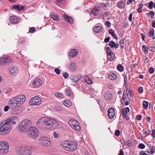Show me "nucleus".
I'll return each instance as SVG.
<instances>
[{
	"label": "nucleus",
	"mask_w": 155,
	"mask_h": 155,
	"mask_svg": "<svg viewBox=\"0 0 155 155\" xmlns=\"http://www.w3.org/2000/svg\"><path fill=\"white\" fill-rule=\"evenodd\" d=\"M149 49L150 51L152 52H155V47H150Z\"/></svg>",
	"instance_id": "55"
},
{
	"label": "nucleus",
	"mask_w": 155,
	"mask_h": 155,
	"mask_svg": "<svg viewBox=\"0 0 155 155\" xmlns=\"http://www.w3.org/2000/svg\"><path fill=\"white\" fill-rule=\"evenodd\" d=\"M125 4L123 2L120 1L118 3L117 6L120 8H124L125 7Z\"/></svg>",
	"instance_id": "34"
},
{
	"label": "nucleus",
	"mask_w": 155,
	"mask_h": 155,
	"mask_svg": "<svg viewBox=\"0 0 155 155\" xmlns=\"http://www.w3.org/2000/svg\"><path fill=\"white\" fill-rule=\"evenodd\" d=\"M108 15V14L107 13H105L103 14V18L104 19L106 18L107 16Z\"/></svg>",
	"instance_id": "63"
},
{
	"label": "nucleus",
	"mask_w": 155,
	"mask_h": 155,
	"mask_svg": "<svg viewBox=\"0 0 155 155\" xmlns=\"http://www.w3.org/2000/svg\"><path fill=\"white\" fill-rule=\"evenodd\" d=\"M131 143L130 141L128 140L127 142L126 145L127 146L130 147L131 145Z\"/></svg>",
	"instance_id": "62"
},
{
	"label": "nucleus",
	"mask_w": 155,
	"mask_h": 155,
	"mask_svg": "<svg viewBox=\"0 0 155 155\" xmlns=\"http://www.w3.org/2000/svg\"><path fill=\"white\" fill-rule=\"evenodd\" d=\"M81 75H71L70 76V79L72 81L74 82H77L79 81L81 78Z\"/></svg>",
	"instance_id": "15"
},
{
	"label": "nucleus",
	"mask_w": 155,
	"mask_h": 155,
	"mask_svg": "<svg viewBox=\"0 0 155 155\" xmlns=\"http://www.w3.org/2000/svg\"><path fill=\"white\" fill-rule=\"evenodd\" d=\"M139 147L141 149H143L145 147V145L143 143H140L138 145Z\"/></svg>",
	"instance_id": "49"
},
{
	"label": "nucleus",
	"mask_w": 155,
	"mask_h": 155,
	"mask_svg": "<svg viewBox=\"0 0 155 155\" xmlns=\"http://www.w3.org/2000/svg\"><path fill=\"white\" fill-rule=\"evenodd\" d=\"M153 3L152 1L150 2L149 3L148 7L150 8L151 9L153 6Z\"/></svg>",
	"instance_id": "50"
},
{
	"label": "nucleus",
	"mask_w": 155,
	"mask_h": 155,
	"mask_svg": "<svg viewBox=\"0 0 155 155\" xmlns=\"http://www.w3.org/2000/svg\"><path fill=\"white\" fill-rule=\"evenodd\" d=\"M42 84V81L39 78H36L35 81L33 82L32 84L35 87H38L40 86Z\"/></svg>",
	"instance_id": "19"
},
{
	"label": "nucleus",
	"mask_w": 155,
	"mask_h": 155,
	"mask_svg": "<svg viewBox=\"0 0 155 155\" xmlns=\"http://www.w3.org/2000/svg\"><path fill=\"white\" fill-rule=\"evenodd\" d=\"M69 76L68 74L67 73H64L63 74V77L65 78H68Z\"/></svg>",
	"instance_id": "58"
},
{
	"label": "nucleus",
	"mask_w": 155,
	"mask_h": 155,
	"mask_svg": "<svg viewBox=\"0 0 155 155\" xmlns=\"http://www.w3.org/2000/svg\"><path fill=\"white\" fill-rule=\"evenodd\" d=\"M149 72L150 74H153L154 71V69L153 67H151L149 69Z\"/></svg>",
	"instance_id": "47"
},
{
	"label": "nucleus",
	"mask_w": 155,
	"mask_h": 155,
	"mask_svg": "<svg viewBox=\"0 0 155 155\" xmlns=\"http://www.w3.org/2000/svg\"><path fill=\"white\" fill-rule=\"evenodd\" d=\"M127 96H128V94L127 93H126V92L125 91H124L122 97V100L125 101V100L127 97Z\"/></svg>",
	"instance_id": "42"
},
{
	"label": "nucleus",
	"mask_w": 155,
	"mask_h": 155,
	"mask_svg": "<svg viewBox=\"0 0 155 155\" xmlns=\"http://www.w3.org/2000/svg\"><path fill=\"white\" fill-rule=\"evenodd\" d=\"M39 141L41 145L44 148H46L51 145L50 139L46 137H41L39 140Z\"/></svg>",
	"instance_id": "7"
},
{
	"label": "nucleus",
	"mask_w": 155,
	"mask_h": 155,
	"mask_svg": "<svg viewBox=\"0 0 155 155\" xmlns=\"http://www.w3.org/2000/svg\"><path fill=\"white\" fill-rule=\"evenodd\" d=\"M15 119L16 120V117L8 118L0 124V134L2 135H5L10 132L12 129L11 125L13 124H15L14 121Z\"/></svg>",
	"instance_id": "2"
},
{
	"label": "nucleus",
	"mask_w": 155,
	"mask_h": 155,
	"mask_svg": "<svg viewBox=\"0 0 155 155\" xmlns=\"http://www.w3.org/2000/svg\"><path fill=\"white\" fill-rule=\"evenodd\" d=\"M55 95L56 97L59 98H62L63 96L62 94L60 93H56Z\"/></svg>",
	"instance_id": "45"
},
{
	"label": "nucleus",
	"mask_w": 155,
	"mask_h": 155,
	"mask_svg": "<svg viewBox=\"0 0 155 155\" xmlns=\"http://www.w3.org/2000/svg\"><path fill=\"white\" fill-rule=\"evenodd\" d=\"M84 80L88 84H92V81L90 79L88 76H86Z\"/></svg>",
	"instance_id": "35"
},
{
	"label": "nucleus",
	"mask_w": 155,
	"mask_h": 155,
	"mask_svg": "<svg viewBox=\"0 0 155 155\" xmlns=\"http://www.w3.org/2000/svg\"><path fill=\"white\" fill-rule=\"evenodd\" d=\"M63 16L65 20L69 23H70L71 24H73V20L72 17L68 16L66 14H64Z\"/></svg>",
	"instance_id": "24"
},
{
	"label": "nucleus",
	"mask_w": 155,
	"mask_h": 155,
	"mask_svg": "<svg viewBox=\"0 0 155 155\" xmlns=\"http://www.w3.org/2000/svg\"><path fill=\"white\" fill-rule=\"evenodd\" d=\"M35 31V29L34 27L30 28L29 29V32L31 33H34Z\"/></svg>",
	"instance_id": "48"
},
{
	"label": "nucleus",
	"mask_w": 155,
	"mask_h": 155,
	"mask_svg": "<svg viewBox=\"0 0 155 155\" xmlns=\"http://www.w3.org/2000/svg\"><path fill=\"white\" fill-rule=\"evenodd\" d=\"M109 78L111 80H114L117 78V75L113 73H110L109 75Z\"/></svg>",
	"instance_id": "31"
},
{
	"label": "nucleus",
	"mask_w": 155,
	"mask_h": 155,
	"mask_svg": "<svg viewBox=\"0 0 155 155\" xmlns=\"http://www.w3.org/2000/svg\"><path fill=\"white\" fill-rule=\"evenodd\" d=\"M63 104L66 107H69L71 105V102L70 100H66L64 101Z\"/></svg>",
	"instance_id": "32"
},
{
	"label": "nucleus",
	"mask_w": 155,
	"mask_h": 155,
	"mask_svg": "<svg viewBox=\"0 0 155 155\" xmlns=\"http://www.w3.org/2000/svg\"><path fill=\"white\" fill-rule=\"evenodd\" d=\"M70 141H63L61 143V145L63 147V148L64 150L69 151V149L67 148H69V144Z\"/></svg>",
	"instance_id": "20"
},
{
	"label": "nucleus",
	"mask_w": 155,
	"mask_h": 155,
	"mask_svg": "<svg viewBox=\"0 0 155 155\" xmlns=\"http://www.w3.org/2000/svg\"><path fill=\"white\" fill-rule=\"evenodd\" d=\"M100 8L99 6H96L91 11V13L92 14H94V15H97V14L96 13L100 10Z\"/></svg>",
	"instance_id": "29"
},
{
	"label": "nucleus",
	"mask_w": 155,
	"mask_h": 155,
	"mask_svg": "<svg viewBox=\"0 0 155 155\" xmlns=\"http://www.w3.org/2000/svg\"><path fill=\"white\" fill-rule=\"evenodd\" d=\"M106 53L107 56L108 57L110 56L111 58L110 59H113L114 58L115 54L111 52V51L109 47H107V48Z\"/></svg>",
	"instance_id": "22"
},
{
	"label": "nucleus",
	"mask_w": 155,
	"mask_h": 155,
	"mask_svg": "<svg viewBox=\"0 0 155 155\" xmlns=\"http://www.w3.org/2000/svg\"><path fill=\"white\" fill-rule=\"evenodd\" d=\"M143 107L145 109H147L148 107V102L146 101H143Z\"/></svg>",
	"instance_id": "41"
},
{
	"label": "nucleus",
	"mask_w": 155,
	"mask_h": 155,
	"mask_svg": "<svg viewBox=\"0 0 155 155\" xmlns=\"http://www.w3.org/2000/svg\"><path fill=\"white\" fill-rule=\"evenodd\" d=\"M139 155H148L147 154L144 152L143 151H141L139 153Z\"/></svg>",
	"instance_id": "64"
},
{
	"label": "nucleus",
	"mask_w": 155,
	"mask_h": 155,
	"mask_svg": "<svg viewBox=\"0 0 155 155\" xmlns=\"http://www.w3.org/2000/svg\"><path fill=\"white\" fill-rule=\"evenodd\" d=\"M68 124L71 127L75 130L79 131L81 129L79 122L76 120L71 119L68 121Z\"/></svg>",
	"instance_id": "8"
},
{
	"label": "nucleus",
	"mask_w": 155,
	"mask_h": 155,
	"mask_svg": "<svg viewBox=\"0 0 155 155\" xmlns=\"http://www.w3.org/2000/svg\"><path fill=\"white\" fill-rule=\"evenodd\" d=\"M51 17L52 18L54 21H58L59 19L58 15L56 13H52Z\"/></svg>",
	"instance_id": "30"
},
{
	"label": "nucleus",
	"mask_w": 155,
	"mask_h": 155,
	"mask_svg": "<svg viewBox=\"0 0 155 155\" xmlns=\"http://www.w3.org/2000/svg\"><path fill=\"white\" fill-rule=\"evenodd\" d=\"M117 70L120 71H124V68L123 66L121 65H118L117 67Z\"/></svg>",
	"instance_id": "43"
},
{
	"label": "nucleus",
	"mask_w": 155,
	"mask_h": 155,
	"mask_svg": "<svg viewBox=\"0 0 155 155\" xmlns=\"http://www.w3.org/2000/svg\"><path fill=\"white\" fill-rule=\"evenodd\" d=\"M31 147L28 146L21 147L17 151V153L20 155H30L31 153Z\"/></svg>",
	"instance_id": "4"
},
{
	"label": "nucleus",
	"mask_w": 155,
	"mask_h": 155,
	"mask_svg": "<svg viewBox=\"0 0 155 155\" xmlns=\"http://www.w3.org/2000/svg\"><path fill=\"white\" fill-rule=\"evenodd\" d=\"M28 131V136L31 138L35 139L38 136L39 131L36 127L34 126H32Z\"/></svg>",
	"instance_id": "5"
},
{
	"label": "nucleus",
	"mask_w": 155,
	"mask_h": 155,
	"mask_svg": "<svg viewBox=\"0 0 155 155\" xmlns=\"http://www.w3.org/2000/svg\"><path fill=\"white\" fill-rule=\"evenodd\" d=\"M138 92L140 93H142L143 91V88L142 87H140L138 89Z\"/></svg>",
	"instance_id": "57"
},
{
	"label": "nucleus",
	"mask_w": 155,
	"mask_h": 155,
	"mask_svg": "<svg viewBox=\"0 0 155 155\" xmlns=\"http://www.w3.org/2000/svg\"><path fill=\"white\" fill-rule=\"evenodd\" d=\"M32 123L31 120L26 119L23 120L20 123L19 129L22 132H26L28 131L32 126Z\"/></svg>",
	"instance_id": "3"
},
{
	"label": "nucleus",
	"mask_w": 155,
	"mask_h": 155,
	"mask_svg": "<svg viewBox=\"0 0 155 155\" xmlns=\"http://www.w3.org/2000/svg\"><path fill=\"white\" fill-rule=\"evenodd\" d=\"M148 14H149L150 15V17L151 18H153V16L154 15V12L153 11H151L149 13H147V15H148Z\"/></svg>",
	"instance_id": "46"
},
{
	"label": "nucleus",
	"mask_w": 155,
	"mask_h": 155,
	"mask_svg": "<svg viewBox=\"0 0 155 155\" xmlns=\"http://www.w3.org/2000/svg\"><path fill=\"white\" fill-rule=\"evenodd\" d=\"M12 62V60L11 58L8 56H5L0 58V65H3L5 63Z\"/></svg>",
	"instance_id": "10"
},
{
	"label": "nucleus",
	"mask_w": 155,
	"mask_h": 155,
	"mask_svg": "<svg viewBox=\"0 0 155 155\" xmlns=\"http://www.w3.org/2000/svg\"><path fill=\"white\" fill-rule=\"evenodd\" d=\"M78 50L76 49H71L69 53V55L71 58L76 57L78 54Z\"/></svg>",
	"instance_id": "18"
},
{
	"label": "nucleus",
	"mask_w": 155,
	"mask_h": 155,
	"mask_svg": "<svg viewBox=\"0 0 155 155\" xmlns=\"http://www.w3.org/2000/svg\"><path fill=\"white\" fill-rule=\"evenodd\" d=\"M110 38L109 37H108L107 38H106L104 39V41L106 43H107L110 40Z\"/></svg>",
	"instance_id": "60"
},
{
	"label": "nucleus",
	"mask_w": 155,
	"mask_h": 155,
	"mask_svg": "<svg viewBox=\"0 0 155 155\" xmlns=\"http://www.w3.org/2000/svg\"><path fill=\"white\" fill-rule=\"evenodd\" d=\"M107 111V115L108 117L111 119L113 118L115 115L114 109L112 107L109 108L108 109Z\"/></svg>",
	"instance_id": "14"
},
{
	"label": "nucleus",
	"mask_w": 155,
	"mask_h": 155,
	"mask_svg": "<svg viewBox=\"0 0 155 155\" xmlns=\"http://www.w3.org/2000/svg\"><path fill=\"white\" fill-rule=\"evenodd\" d=\"M103 28L101 26H96L94 29V30L97 33H101L102 31Z\"/></svg>",
	"instance_id": "28"
},
{
	"label": "nucleus",
	"mask_w": 155,
	"mask_h": 155,
	"mask_svg": "<svg viewBox=\"0 0 155 155\" xmlns=\"http://www.w3.org/2000/svg\"><path fill=\"white\" fill-rule=\"evenodd\" d=\"M142 50L145 53H147L148 52V48L147 46L143 45H142Z\"/></svg>",
	"instance_id": "40"
},
{
	"label": "nucleus",
	"mask_w": 155,
	"mask_h": 155,
	"mask_svg": "<svg viewBox=\"0 0 155 155\" xmlns=\"http://www.w3.org/2000/svg\"><path fill=\"white\" fill-rule=\"evenodd\" d=\"M152 136L153 137H155V130H153L152 131Z\"/></svg>",
	"instance_id": "61"
},
{
	"label": "nucleus",
	"mask_w": 155,
	"mask_h": 155,
	"mask_svg": "<svg viewBox=\"0 0 155 155\" xmlns=\"http://www.w3.org/2000/svg\"><path fill=\"white\" fill-rule=\"evenodd\" d=\"M16 96L11 98L8 101V104L11 107L12 106L15 109L17 107V105H18L17 102Z\"/></svg>",
	"instance_id": "11"
},
{
	"label": "nucleus",
	"mask_w": 155,
	"mask_h": 155,
	"mask_svg": "<svg viewBox=\"0 0 155 155\" xmlns=\"http://www.w3.org/2000/svg\"><path fill=\"white\" fill-rule=\"evenodd\" d=\"M128 93L129 94H130V96H128V95L127 98L129 100H130L131 97L132 95V94H131V91L130 90H129L128 91Z\"/></svg>",
	"instance_id": "53"
},
{
	"label": "nucleus",
	"mask_w": 155,
	"mask_h": 155,
	"mask_svg": "<svg viewBox=\"0 0 155 155\" xmlns=\"http://www.w3.org/2000/svg\"><path fill=\"white\" fill-rule=\"evenodd\" d=\"M16 97L18 105L23 104L25 101L26 98L25 96L24 95H19L17 96Z\"/></svg>",
	"instance_id": "13"
},
{
	"label": "nucleus",
	"mask_w": 155,
	"mask_h": 155,
	"mask_svg": "<svg viewBox=\"0 0 155 155\" xmlns=\"http://www.w3.org/2000/svg\"><path fill=\"white\" fill-rule=\"evenodd\" d=\"M57 120L52 118L43 117L37 121V126L40 128H46L48 129H54L58 126Z\"/></svg>",
	"instance_id": "1"
},
{
	"label": "nucleus",
	"mask_w": 155,
	"mask_h": 155,
	"mask_svg": "<svg viewBox=\"0 0 155 155\" xmlns=\"http://www.w3.org/2000/svg\"><path fill=\"white\" fill-rule=\"evenodd\" d=\"M105 98L108 101L110 99V98L112 97V95L110 94H105L104 95Z\"/></svg>",
	"instance_id": "37"
},
{
	"label": "nucleus",
	"mask_w": 155,
	"mask_h": 155,
	"mask_svg": "<svg viewBox=\"0 0 155 155\" xmlns=\"http://www.w3.org/2000/svg\"><path fill=\"white\" fill-rule=\"evenodd\" d=\"M129 109L128 107H127L125 109H123L121 111L123 117L127 120H128L129 119L127 113L129 112Z\"/></svg>",
	"instance_id": "17"
},
{
	"label": "nucleus",
	"mask_w": 155,
	"mask_h": 155,
	"mask_svg": "<svg viewBox=\"0 0 155 155\" xmlns=\"http://www.w3.org/2000/svg\"><path fill=\"white\" fill-rule=\"evenodd\" d=\"M9 71L10 73L12 75H15L18 73V69L17 67L12 66L9 68Z\"/></svg>",
	"instance_id": "16"
},
{
	"label": "nucleus",
	"mask_w": 155,
	"mask_h": 155,
	"mask_svg": "<svg viewBox=\"0 0 155 155\" xmlns=\"http://www.w3.org/2000/svg\"><path fill=\"white\" fill-rule=\"evenodd\" d=\"M10 108L12 109V110H12V113L14 114H17L18 113V112H15V109L12 106L11 107L10 106V105L8 104V106H5L4 108V110L5 111H7L8 110V109Z\"/></svg>",
	"instance_id": "25"
},
{
	"label": "nucleus",
	"mask_w": 155,
	"mask_h": 155,
	"mask_svg": "<svg viewBox=\"0 0 155 155\" xmlns=\"http://www.w3.org/2000/svg\"><path fill=\"white\" fill-rule=\"evenodd\" d=\"M19 19L18 17L16 16L11 17L9 20L10 22L13 24H16L19 22Z\"/></svg>",
	"instance_id": "23"
},
{
	"label": "nucleus",
	"mask_w": 155,
	"mask_h": 155,
	"mask_svg": "<svg viewBox=\"0 0 155 155\" xmlns=\"http://www.w3.org/2000/svg\"><path fill=\"white\" fill-rule=\"evenodd\" d=\"M54 72L57 74H59L60 73V70L57 68H55L54 69Z\"/></svg>",
	"instance_id": "54"
},
{
	"label": "nucleus",
	"mask_w": 155,
	"mask_h": 155,
	"mask_svg": "<svg viewBox=\"0 0 155 155\" xmlns=\"http://www.w3.org/2000/svg\"><path fill=\"white\" fill-rule=\"evenodd\" d=\"M66 95L71 99L74 97V95L71 90L69 88L65 90Z\"/></svg>",
	"instance_id": "21"
},
{
	"label": "nucleus",
	"mask_w": 155,
	"mask_h": 155,
	"mask_svg": "<svg viewBox=\"0 0 155 155\" xmlns=\"http://www.w3.org/2000/svg\"><path fill=\"white\" fill-rule=\"evenodd\" d=\"M109 45L111 48H117L119 47L118 44L115 43L113 41H111L110 42Z\"/></svg>",
	"instance_id": "27"
},
{
	"label": "nucleus",
	"mask_w": 155,
	"mask_h": 155,
	"mask_svg": "<svg viewBox=\"0 0 155 155\" xmlns=\"http://www.w3.org/2000/svg\"><path fill=\"white\" fill-rule=\"evenodd\" d=\"M120 131L119 130H116L115 131V134L116 135L118 136L120 135Z\"/></svg>",
	"instance_id": "52"
},
{
	"label": "nucleus",
	"mask_w": 155,
	"mask_h": 155,
	"mask_svg": "<svg viewBox=\"0 0 155 155\" xmlns=\"http://www.w3.org/2000/svg\"><path fill=\"white\" fill-rule=\"evenodd\" d=\"M41 99L38 96L32 97L30 100L29 104L30 105H38L41 103Z\"/></svg>",
	"instance_id": "9"
},
{
	"label": "nucleus",
	"mask_w": 155,
	"mask_h": 155,
	"mask_svg": "<svg viewBox=\"0 0 155 155\" xmlns=\"http://www.w3.org/2000/svg\"><path fill=\"white\" fill-rule=\"evenodd\" d=\"M76 66L74 63H71L69 68L70 69L71 71H74L76 69Z\"/></svg>",
	"instance_id": "38"
},
{
	"label": "nucleus",
	"mask_w": 155,
	"mask_h": 155,
	"mask_svg": "<svg viewBox=\"0 0 155 155\" xmlns=\"http://www.w3.org/2000/svg\"><path fill=\"white\" fill-rule=\"evenodd\" d=\"M69 145V148H67L69 149V151H74L77 148V144L74 142L70 141Z\"/></svg>",
	"instance_id": "12"
},
{
	"label": "nucleus",
	"mask_w": 155,
	"mask_h": 155,
	"mask_svg": "<svg viewBox=\"0 0 155 155\" xmlns=\"http://www.w3.org/2000/svg\"><path fill=\"white\" fill-rule=\"evenodd\" d=\"M120 45L122 48H123L124 46V41L121 39L120 42Z\"/></svg>",
	"instance_id": "44"
},
{
	"label": "nucleus",
	"mask_w": 155,
	"mask_h": 155,
	"mask_svg": "<svg viewBox=\"0 0 155 155\" xmlns=\"http://www.w3.org/2000/svg\"><path fill=\"white\" fill-rule=\"evenodd\" d=\"M24 7L21 5H14L12 6V8L18 11H21L23 9Z\"/></svg>",
	"instance_id": "26"
},
{
	"label": "nucleus",
	"mask_w": 155,
	"mask_h": 155,
	"mask_svg": "<svg viewBox=\"0 0 155 155\" xmlns=\"http://www.w3.org/2000/svg\"><path fill=\"white\" fill-rule=\"evenodd\" d=\"M100 6L103 8H107L109 7V3L108 2L105 3H102L100 4Z\"/></svg>",
	"instance_id": "39"
},
{
	"label": "nucleus",
	"mask_w": 155,
	"mask_h": 155,
	"mask_svg": "<svg viewBox=\"0 0 155 155\" xmlns=\"http://www.w3.org/2000/svg\"><path fill=\"white\" fill-rule=\"evenodd\" d=\"M154 30L153 28H151L149 31L148 32L149 36L150 37H153L154 34Z\"/></svg>",
	"instance_id": "36"
},
{
	"label": "nucleus",
	"mask_w": 155,
	"mask_h": 155,
	"mask_svg": "<svg viewBox=\"0 0 155 155\" xmlns=\"http://www.w3.org/2000/svg\"><path fill=\"white\" fill-rule=\"evenodd\" d=\"M109 33L110 34L116 39H117L116 35L115 34L113 30L111 29H110L108 31Z\"/></svg>",
	"instance_id": "33"
},
{
	"label": "nucleus",
	"mask_w": 155,
	"mask_h": 155,
	"mask_svg": "<svg viewBox=\"0 0 155 155\" xmlns=\"http://www.w3.org/2000/svg\"><path fill=\"white\" fill-rule=\"evenodd\" d=\"M54 108L57 111L60 110L61 109V107L58 106H56L54 107Z\"/></svg>",
	"instance_id": "51"
},
{
	"label": "nucleus",
	"mask_w": 155,
	"mask_h": 155,
	"mask_svg": "<svg viewBox=\"0 0 155 155\" xmlns=\"http://www.w3.org/2000/svg\"><path fill=\"white\" fill-rule=\"evenodd\" d=\"M9 148V144L6 142H0V154H4L7 153L8 151Z\"/></svg>",
	"instance_id": "6"
},
{
	"label": "nucleus",
	"mask_w": 155,
	"mask_h": 155,
	"mask_svg": "<svg viewBox=\"0 0 155 155\" xmlns=\"http://www.w3.org/2000/svg\"><path fill=\"white\" fill-rule=\"evenodd\" d=\"M106 24L108 27H110L111 26V24L110 22L107 21H106Z\"/></svg>",
	"instance_id": "59"
},
{
	"label": "nucleus",
	"mask_w": 155,
	"mask_h": 155,
	"mask_svg": "<svg viewBox=\"0 0 155 155\" xmlns=\"http://www.w3.org/2000/svg\"><path fill=\"white\" fill-rule=\"evenodd\" d=\"M53 135L54 138H57L59 137V134L56 132H54Z\"/></svg>",
	"instance_id": "56"
}]
</instances>
